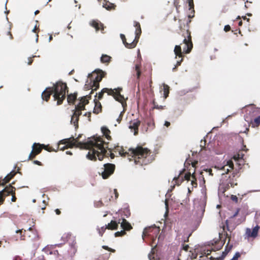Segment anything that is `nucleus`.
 Instances as JSON below:
<instances>
[{
	"mask_svg": "<svg viewBox=\"0 0 260 260\" xmlns=\"http://www.w3.org/2000/svg\"><path fill=\"white\" fill-rule=\"evenodd\" d=\"M81 137L82 135L80 134L76 138L72 136L69 138L60 141L58 143V149L63 150L68 148H73L74 146L84 148L89 150L86 157L90 160L95 159L94 155L96 149H101L102 153L105 151L102 147L103 141L102 138L101 137L94 136L86 142H79V140Z\"/></svg>",
	"mask_w": 260,
	"mask_h": 260,
	"instance_id": "f257e3e1",
	"label": "nucleus"
},
{
	"mask_svg": "<svg viewBox=\"0 0 260 260\" xmlns=\"http://www.w3.org/2000/svg\"><path fill=\"white\" fill-rule=\"evenodd\" d=\"M130 155L133 158L136 165L146 166L153 161L154 158L150 150L138 146L135 148H130Z\"/></svg>",
	"mask_w": 260,
	"mask_h": 260,
	"instance_id": "f03ea898",
	"label": "nucleus"
},
{
	"mask_svg": "<svg viewBox=\"0 0 260 260\" xmlns=\"http://www.w3.org/2000/svg\"><path fill=\"white\" fill-rule=\"evenodd\" d=\"M182 36L184 38L183 43L184 44V46L183 47V52H182L180 45H176L174 50L176 56L181 58L180 60L177 61L176 66L181 64L184 56V54L190 53L193 47L190 31L188 29L182 31Z\"/></svg>",
	"mask_w": 260,
	"mask_h": 260,
	"instance_id": "7ed1b4c3",
	"label": "nucleus"
},
{
	"mask_svg": "<svg viewBox=\"0 0 260 260\" xmlns=\"http://www.w3.org/2000/svg\"><path fill=\"white\" fill-rule=\"evenodd\" d=\"M53 92V98L57 101V105H60L66 98V92H68V87L66 83L58 81L51 87Z\"/></svg>",
	"mask_w": 260,
	"mask_h": 260,
	"instance_id": "20e7f679",
	"label": "nucleus"
},
{
	"mask_svg": "<svg viewBox=\"0 0 260 260\" xmlns=\"http://www.w3.org/2000/svg\"><path fill=\"white\" fill-rule=\"evenodd\" d=\"M260 112V110L258 108L250 107L246 109V113L244 115L245 120L251 125L252 127H258L260 124V115L257 116L253 119L249 117V115L252 114V117L256 116L257 112Z\"/></svg>",
	"mask_w": 260,
	"mask_h": 260,
	"instance_id": "39448f33",
	"label": "nucleus"
},
{
	"mask_svg": "<svg viewBox=\"0 0 260 260\" xmlns=\"http://www.w3.org/2000/svg\"><path fill=\"white\" fill-rule=\"evenodd\" d=\"M16 233L19 234V238L21 240H25L28 238L31 241H37L40 238L38 231L32 228H29L27 230H19Z\"/></svg>",
	"mask_w": 260,
	"mask_h": 260,
	"instance_id": "423d86ee",
	"label": "nucleus"
},
{
	"mask_svg": "<svg viewBox=\"0 0 260 260\" xmlns=\"http://www.w3.org/2000/svg\"><path fill=\"white\" fill-rule=\"evenodd\" d=\"M104 73L102 71H100L99 73L93 72L89 74L88 78L90 80V83H93L94 90H97L100 86V82L104 77Z\"/></svg>",
	"mask_w": 260,
	"mask_h": 260,
	"instance_id": "0eeeda50",
	"label": "nucleus"
},
{
	"mask_svg": "<svg viewBox=\"0 0 260 260\" xmlns=\"http://www.w3.org/2000/svg\"><path fill=\"white\" fill-rule=\"evenodd\" d=\"M102 147L104 149L105 151L103 152V153L102 152V151L101 149H96L95 150V159H93V160H96V157H98V159L99 160H102L104 157H108L109 156H110V157L113 159L114 158L115 155L114 154L112 153L111 151L108 152L107 150H106V148H108L107 145L108 144L106 143L102 139Z\"/></svg>",
	"mask_w": 260,
	"mask_h": 260,
	"instance_id": "6e6552de",
	"label": "nucleus"
},
{
	"mask_svg": "<svg viewBox=\"0 0 260 260\" xmlns=\"http://www.w3.org/2000/svg\"><path fill=\"white\" fill-rule=\"evenodd\" d=\"M15 187H13L11 184L6 186L3 190L0 191V205L4 201V197L10 194L12 195L11 200L15 202L16 201L17 198L15 196Z\"/></svg>",
	"mask_w": 260,
	"mask_h": 260,
	"instance_id": "1a4fd4ad",
	"label": "nucleus"
},
{
	"mask_svg": "<svg viewBox=\"0 0 260 260\" xmlns=\"http://www.w3.org/2000/svg\"><path fill=\"white\" fill-rule=\"evenodd\" d=\"M159 232V229L156 226H149L144 230L142 237L144 238V237L148 236L151 238L152 241H154Z\"/></svg>",
	"mask_w": 260,
	"mask_h": 260,
	"instance_id": "9d476101",
	"label": "nucleus"
},
{
	"mask_svg": "<svg viewBox=\"0 0 260 260\" xmlns=\"http://www.w3.org/2000/svg\"><path fill=\"white\" fill-rule=\"evenodd\" d=\"M115 169V165L110 163L105 164L104 165L103 171L100 173V174L101 175L103 179H106L114 173Z\"/></svg>",
	"mask_w": 260,
	"mask_h": 260,
	"instance_id": "9b49d317",
	"label": "nucleus"
},
{
	"mask_svg": "<svg viewBox=\"0 0 260 260\" xmlns=\"http://www.w3.org/2000/svg\"><path fill=\"white\" fill-rule=\"evenodd\" d=\"M112 90L113 94H111V95L113 96L116 101L120 102L121 104L122 107L124 109V108L126 107L127 105L126 100L123 95H121L120 93L121 91L122 90V88L121 87H118Z\"/></svg>",
	"mask_w": 260,
	"mask_h": 260,
	"instance_id": "f8f14e48",
	"label": "nucleus"
},
{
	"mask_svg": "<svg viewBox=\"0 0 260 260\" xmlns=\"http://www.w3.org/2000/svg\"><path fill=\"white\" fill-rule=\"evenodd\" d=\"M87 98H90V96L86 95L79 99V102L78 104L75 106V108L81 111L85 110V106L89 103Z\"/></svg>",
	"mask_w": 260,
	"mask_h": 260,
	"instance_id": "ddd939ff",
	"label": "nucleus"
},
{
	"mask_svg": "<svg viewBox=\"0 0 260 260\" xmlns=\"http://www.w3.org/2000/svg\"><path fill=\"white\" fill-rule=\"evenodd\" d=\"M56 247H59V245H56L54 246H47L43 249V251L47 254H53L56 256H59L60 254L59 253V251L57 249H56Z\"/></svg>",
	"mask_w": 260,
	"mask_h": 260,
	"instance_id": "4468645a",
	"label": "nucleus"
},
{
	"mask_svg": "<svg viewBox=\"0 0 260 260\" xmlns=\"http://www.w3.org/2000/svg\"><path fill=\"white\" fill-rule=\"evenodd\" d=\"M185 169H184L182 171L180 172L179 176L177 177L174 178V180L175 181V183L176 185H179L184 180L188 181L191 177L192 175H191L190 172H189L185 174V175L184 176V179L181 178V179H180V176L183 174V173Z\"/></svg>",
	"mask_w": 260,
	"mask_h": 260,
	"instance_id": "2eb2a0df",
	"label": "nucleus"
},
{
	"mask_svg": "<svg viewBox=\"0 0 260 260\" xmlns=\"http://www.w3.org/2000/svg\"><path fill=\"white\" fill-rule=\"evenodd\" d=\"M141 121L138 119L131 120L128 126L129 128L134 130V135H137L138 134L139 127L140 125Z\"/></svg>",
	"mask_w": 260,
	"mask_h": 260,
	"instance_id": "dca6fc26",
	"label": "nucleus"
},
{
	"mask_svg": "<svg viewBox=\"0 0 260 260\" xmlns=\"http://www.w3.org/2000/svg\"><path fill=\"white\" fill-rule=\"evenodd\" d=\"M259 229L260 226L258 225L254 227L252 230L249 228H247L246 230V235L248 237L255 238L257 236Z\"/></svg>",
	"mask_w": 260,
	"mask_h": 260,
	"instance_id": "f3484780",
	"label": "nucleus"
},
{
	"mask_svg": "<svg viewBox=\"0 0 260 260\" xmlns=\"http://www.w3.org/2000/svg\"><path fill=\"white\" fill-rule=\"evenodd\" d=\"M90 25L94 27L96 31L101 30L102 33H104V24L98 20H93L90 22Z\"/></svg>",
	"mask_w": 260,
	"mask_h": 260,
	"instance_id": "a211bd4d",
	"label": "nucleus"
},
{
	"mask_svg": "<svg viewBox=\"0 0 260 260\" xmlns=\"http://www.w3.org/2000/svg\"><path fill=\"white\" fill-rule=\"evenodd\" d=\"M16 174V173L15 171H12L4 179H0V186H4L6 183H8L15 176Z\"/></svg>",
	"mask_w": 260,
	"mask_h": 260,
	"instance_id": "6ab92c4d",
	"label": "nucleus"
},
{
	"mask_svg": "<svg viewBox=\"0 0 260 260\" xmlns=\"http://www.w3.org/2000/svg\"><path fill=\"white\" fill-rule=\"evenodd\" d=\"M53 93V92L51 87L46 88L42 94V99L46 102L48 101L50 99V95Z\"/></svg>",
	"mask_w": 260,
	"mask_h": 260,
	"instance_id": "aec40b11",
	"label": "nucleus"
},
{
	"mask_svg": "<svg viewBox=\"0 0 260 260\" xmlns=\"http://www.w3.org/2000/svg\"><path fill=\"white\" fill-rule=\"evenodd\" d=\"M119 214L121 216V220H123V218H128L131 215L130 210L128 208H124L121 209L119 212Z\"/></svg>",
	"mask_w": 260,
	"mask_h": 260,
	"instance_id": "412c9836",
	"label": "nucleus"
},
{
	"mask_svg": "<svg viewBox=\"0 0 260 260\" xmlns=\"http://www.w3.org/2000/svg\"><path fill=\"white\" fill-rule=\"evenodd\" d=\"M121 219H119L118 222H117L115 220H111L110 223H109L108 224H106V228L108 230H115L118 229V224L120 223Z\"/></svg>",
	"mask_w": 260,
	"mask_h": 260,
	"instance_id": "4be33fe9",
	"label": "nucleus"
},
{
	"mask_svg": "<svg viewBox=\"0 0 260 260\" xmlns=\"http://www.w3.org/2000/svg\"><path fill=\"white\" fill-rule=\"evenodd\" d=\"M115 149L116 151L119 152V154L121 156H123V157L131 156V155H130L131 153L129 152V149H128V152L125 151L122 147L117 146L116 147H115Z\"/></svg>",
	"mask_w": 260,
	"mask_h": 260,
	"instance_id": "5701e85b",
	"label": "nucleus"
},
{
	"mask_svg": "<svg viewBox=\"0 0 260 260\" xmlns=\"http://www.w3.org/2000/svg\"><path fill=\"white\" fill-rule=\"evenodd\" d=\"M77 93H70L67 94V101L69 104H74L77 100Z\"/></svg>",
	"mask_w": 260,
	"mask_h": 260,
	"instance_id": "b1692460",
	"label": "nucleus"
},
{
	"mask_svg": "<svg viewBox=\"0 0 260 260\" xmlns=\"http://www.w3.org/2000/svg\"><path fill=\"white\" fill-rule=\"evenodd\" d=\"M120 223L121 227L124 231H129L132 229V226L131 224L125 219L123 218Z\"/></svg>",
	"mask_w": 260,
	"mask_h": 260,
	"instance_id": "393cba45",
	"label": "nucleus"
},
{
	"mask_svg": "<svg viewBox=\"0 0 260 260\" xmlns=\"http://www.w3.org/2000/svg\"><path fill=\"white\" fill-rule=\"evenodd\" d=\"M94 103H95V106L93 109V112L94 114H98L102 112V105L100 103V102L96 100V99H94Z\"/></svg>",
	"mask_w": 260,
	"mask_h": 260,
	"instance_id": "a878e982",
	"label": "nucleus"
},
{
	"mask_svg": "<svg viewBox=\"0 0 260 260\" xmlns=\"http://www.w3.org/2000/svg\"><path fill=\"white\" fill-rule=\"evenodd\" d=\"M234 163L232 160H229L226 161V164L224 165L222 169L224 171L226 170V173L230 172V170L234 169Z\"/></svg>",
	"mask_w": 260,
	"mask_h": 260,
	"instance_id": "bb28decb",
	"label": "nucleus"
},
{
	"mask_svg": "<svg viewBox=\"0 0 260 260\" xmlns=\"http://www.w3.org/2000/svg\"><path fill=\"white\" fill-rule=\"evenodd\" d=\"M107 93L108 95H111V94H113V91L112 89H109L108 88H103L100 92H99L98 94V99L101 100L103 96L104 93Z\"/></svg>",
	"mask_w": 260,
	"mask_h": 260,
	"instance_id": "cd10ccee",
	"label": "nucleus"
},
{
	"mask_svg": "<svg viewBox=\"0 0 260 260\" xmlns=\"http://www.w3.org/2000/svg\"><path fill=\"white\" fill-rule=\"evenodd\" d=\"M135 27H136L135 37L139 39L140 36L142 33L141 25L139 22L135 21Z\"/></svg>",
	"mask_w": 260,
	"mask_h": 260,
	"instance_id": "c85d7f7f",
	"label": "nucleus"
},
{
	"mask_svg": "<svg viewBox=\"0 0 260 260\" xmlns=\"http://www.w3.org/2000/svg\"><path fill=\"white\" fill-rule=\"evenodd\" d=\"M43 149L42 144L34 143L32 145V150L35 152L36 154H40Z\"/></svg>",
	"mask_w": 260,
	"mask_h": 260,
	"instance_id": "c756f323",
	"label": "nucleus"
},
{
	"mask_svg": "<svg viewBox=\"0 0 260 260\" xmlns=\"http://www.w3.org/2000/svg\"><path fill=\"white\" fill-rule=\"evenodd\" d=\"M103 7L107 10H112L115 9L116 5L107 1H106V2L103 3Z\"/></svg>",
	"mask_w": 260,
	"mask_h": 260,
	"instance_id": "7c9ffc66",
	"label": "nucleus"
},
{
	"mask_svg": "<svg viewBox=\"0 0 260 260\" xmlns=\"http://www.w3.org/2000/svg\"><path fill=\"white\" fill-rule=\"evenodd\" d=\"M101 131L108 140H110L111 139V137L110 136L111 132L107 127L103 126L101 128Z\"/></svg>",
	"mask_w": 260,
	"mask_h": 260,
	"instance_id": "2f4dec72",
	"label": "nucleus"
},
{
	"mask_svg": "<svg viewBox=\"0 0 260 260\" xmlns=\"http://www.w3.org/2000/svg\"><path fill=\"white\" fill-rule=\"evenodd\" d=\"M138 41H139V39L136 38L135 37L134 41H133L131 43H126L125 45V47L129 48V49L134 48L136 46Z\"/></svg>",
	"mask_w": 260,
	"mask_h": 260,
	"instance_id": "473e14b6",
	"label": "nucleus"
},
{
	"mask_svg": "<svg viewBox=\"0 0 260 260\" xmlns=\"http://www.w3.org/2000/svg\"><path fill=\"white\" fill-rule=\"evenodd\" d=\"M141 63H137L135 66V70L136 73L137 79L139 80L141 75V72L140 70Z\"/></svg>",
	"mask_w": 260,
	"mask_h": 260,
	"instance_id": "72a5a7b5",
	"label": "nucleus"
},
{
	"mask_svg": "<svg viewBox=\"0 0 260 260\" xmlns=\"http://www.w3.org/2000/svg\"><path fill=\"white\" fill-rule=\"evenodd\" d=\"M79 118L74 115L72 116L71 122L73 124L76 129L78 128V121Z\"/></svg>",
	"mask_w": 260,
	"mask_h": 260,
	"instance_id": "f704fd0d",
	"label": "nucleus"
},
{
	"mask_svg": "<svg viewBox=\"0 0 260 260\" xmlns=\"http://www.w3.org/2000/svg\"><path fill=\"white\" fill-rule=\"evenodd\" d=\"M84 88L86 90H89V89H91L92 91L90 93H92V91L94 90V89H93V88H94L93 86V83H90V80H89V79L88 78L86 82V83L84 86Z\"/></svg>",
	"mask_w": 260,
	"mask_h": 260,
	"instance_id": "c9c22d12",
	"label": "nucleus"
},
{
	"mask_svg": "<svg viewBox=\"0 0 260 260\" xmlns=\"http://www.w3.org/2000/svg\"><path fill=\"white\" fill-rule=\"evenodd\" d=\"M170 87L165 84H163L164 97L166 99L169 94Z\"/></svg>",
	"mask_w": 260,
	"mask_h": 260,
	"instance_id": "e433bc0d",
	"label": "nucleus"
},
{
	"mask_svg": "<svg viewBox=\"0 0 260 260\" xmlns=\"http://www.w3.org/2000/svg\"><path fill=\"white\" fill-rule=\"evenodd\" d=\"M111 57L107 55H102L101 57V61L103 63H108L110 61Z\"/></svg>",
	"mask_w": 260,
	"mask_h": 260,
	"instance_id": "4c0bfd02",
	"label": "nucleus"
},
{
	"mask_svg": "<svg viewBox=\"0 0 260 260\" xmlns=\"http://www.w3.org/2000/svg\"><path fill=\"white\" fill-rule=\"evenodd\" d=\"M191 178H192V180L191 181V183L193 187H197V185H198V183H197V179L195 177L194 173H192Z\"/></svg>",
	"mask_w": 260,
	"mask_h": 260,
	"instance_id": "58836bf2",
	"label": "nucleus"
},
{
	"mask_svg": "<svg viewBox=\"0 0 260 260\" xmlns=\"http://www.w3.org/2000/svg\"><path fill=\"white\" fill-rule=\"evenodd\" d=\"M235 181L236 180H234L233 178L230 179L228 182L227 188H229L230 187H234L235 185H237V183L235 182Z\"/></svg>",
	"mask_w": 260,
	"mask_h": 260,
	"instance_id": "ea45409f",
	"label": "nucleus"
},
{
	"mask_svg": "<svg viewBox=\"0 0 260 260\" xmlns=\"http://www.w3.org/2000/svg\"><path fill=\"white\" fill-rule=\"evenodd\" d=\"M43 149L48 151V152L55 151V150L49 145H45L44 144H42Z\"/></svg>",
	"mask_w": 260,
	"mask_h": 260,
	"instance_id": "a19ab883",
	"label": "nucleus"
},
{
	"mask_svg": "<svg viewBox=\"0 0 260 260\" xmlns=\"http://www.w3.org/2000/svg\"><path fill=\"white\" fill-rule=\"evenodd\" d=\"M81 114H82V111L75 108V109L74 110V113H73V115L79 118V116Z\"/></svg>",
	"mask_w": 260,
	"mask_h": 260,
	"instance_id": "79ce46f5",
	"label": "nucleus"
},
{
	"mask_svg": "<svg viewBox=\"0 0 260 260\" xmlns=\"http://www.w3.org/2000/svg\"><path fill=\"white\" fill-rule=\"evenodd\" d=\"M106 229H107V228H106V225H105V226H102L101 228L98 229L99 234L101 237L103 236V235Z\"/></svg>",
	"mask_w": 260,
	"mask_h": 260,
	"instance_id": "37998d69",
	"label": "nucleus"
},
{
	"mask_svg": "<svg viewBox=\"0 0 260 260\" xmlns=\"http://www.w3.org/2000/svg\"><path fill=\"white\" fill-rule=\"evenodd\" d=\"M126 234L125 231L123 230V231H121L120 232H117L115 233V237H120L123 236Z\"/></svg>",
	"mask_w": 260,
	"mask_h": 260,
	"instance_id": "c03bdc74",
	"label": "nucleus"
},
{
	"mask_svg": "<svg viewBox=\"0 0 260 260\" xmlns=\"http://www.w3.org/2000/svg\"><path fill=\"white\" fill-rule=\"evenodd\" d=\"M38 154H36L35 152L32 150L31 153L29 155L28 159L29 160H32L33 158H34L36 155Z\"/></svg>",
	"mask_w": 260,
	"mask_h": 260,
	"instance_id": "a18cd8bd",
	"label": "nucleus"
},
{
	"mask_svg": "<svg viewBox=\"0 0 260 260\" xmlns=\"http://www.w3.org/2000/svg\"><path fill=\"white\" fill-rule=\"evenodd\" d=\"M153 105H154V107H153V108L154 109H158V110H163L165 109V106H159L158 105H156L154 102H153Z\"/></svg>",
	"mask_w": 260,
	"mask_h": 260,
	"instance_id": "49530a36",
	"label": "nucleus"
},
{
	"mask_svg": "<svg viewBox=\"0 0 260 260\" xmlns=\"http://www.w3.org/2000/svg\"><path fill=\"white\" fill-rule=\"evenodd\" d=\"M125 110V107L124 108V109H123V111L120 113L118 118L117 119V121L119 123H120V122L122 119L123 114V113L124 112Z\"/></svg>",
	"mask_w": 260,
	"mask_h": 260,
	"instance_id": "de8ad7c7",
	"label": "nucleus"
},
{
	"mask_svg": "<svg viewBox=\"0 0 260 260\" xmlns=\"http://www.w3.org/2000/svg\"><path fill=\"white\" fill-rule=\"evenodd\" d=\"M102 248L105 250H107L109 251H110V252H115V250L114 249H112L111 248H110L108 246H106V245H103L102 246Z\"/></svg>",
	"mask_w": 260,
	"mask_h": 260,
	"instance_id": "09e8293b",
	"label": "nucleus"
},
{
	"mask_svg": "<svg viewBox=\"0 0 260 260\" xmlns=\"http://www.w3.org/2000/svg\"><path fill=\"white\" fill-rule=\"evenodd\" d=\"M241 256L240 253L239 252H236L234 257L231 260H238V258Z\"/></svg>",
	"mask_w": 260,
	"mask_h": 260,
	"instance_id": "8fccbe9b",
	"label": "nucleus"
},
{
	"mask_svg": "<svg viewBox=\"0 0 260 260\" xmlns=\"http://www.w3.org/2000/svg\"><path fill=\"white\" fill-rule=\"evenodd\" d=\"M187 1H188V5L189 7V9L190 10L192 8H193V6H194L193 1V0H187Z\"/></svg>",
	"mask_w": 260,
	"mask_h": 260,
	"instance_id": "3c124183",
	"label": "nucleus"
},
{
	"mask_svg": "<svg viewBox=\"0 0 260 260\" xmlns=\"http://www.w3.org/2000/svg\"><path fill=\"white\" fill-rule=\"evenodd\" d=\"M120 38H121V40H122V42H123V44L125 45V44H126L127 42H126V38H125V37L124 35H123V34H120Z\"/></svg>",
	"mask_w": 260,
	"mask_h": 260,
	"instance_id": "603ef678",
	"label": "nucleus"
},
{
	"mask_svg": "<svg viewBox=\"0 0 260 260\" xmlns=\"http://www.w3.org/2000/svg\"><path fill=\"white\" fill-rule=\"evenodd\" d=\"M229 250H225L224 251H223L221 255V256H220V257L223 259L224 258V257L226 256V254H228V253L229 252Z\"/></svg>",
	"mask_w": 260,
	"mask_h": 260,
	"instance_id": "864d4df0",
	"label": "nucleus"
},
{
	"mask_svg": "<svg viewBox=\"0 0 260 260\" xmlns=\"http://www.w3.org/2000/svg\"><path fill=\"white\" fill-rule=\"evenodd\" d=\"M11 28L10 27L9 29V30L6 32V35L10 36V39L12 40L13 39V37L12 34H11Z\"/></svg>",
	"mask_w": 260,
	"mask_h": 260,
	"instance_id": "5fc2aeb1",
	"label": "nucleus"
},
{
	"mask_svg": "<svg viewBox=\"0 0 260 260\" xmlns=\"http://www.w3.org/2000/svg\"><path fill=\"white\" fill-rule=\"evenodd\" d=\"M84 116H87L88 117V121H91V112H86L84 115Z\"/></svg>",
	"mask_w": 260,
	"mask_h": 260,
	"instance_id": "6e6d98bb",
	"label": "nucleus"
},
{
	"mask_svg": "<svg viewBox=\"0 0 260 260\" xmlns=\"http://www.w3.org/2000/svg\"><path fill=\"white\" fill-rule=\"evenodd\" d=\"M231 30V26L229 25H226L224 26V30L225 32H228Z\"/></svg>",
	"mask_w": 260,
	"mask_h": 260,
	"instance_id": "4d7b16f0",
	"label": "nucleus"
},
{
	"mask_svg": "<svg viewBox=\"0 0 260 260\" xmlns=\"http://www.w3.org/2000/svg\"><path fill=\"white\" fill-rule=\"evenodd\" d=\"M233 159H235V160H238V159H239L241 157H240V155L239 154H237L236 155H235L234 156H233Z\"/></svg>",
	"mask_w": 260,
	"mask_h": 260,
	"instance_id": "13d9d810",
	"label": "nucleus"
},
{
	"mask_svg": "<svg viewBox=\"0 0 260 260\" xmlns=\"http://www.w3.org/2000/svg\"><path fill=\"white\" fill-rule=\"evenodd\" d=\"M36 57V56H32V57H29V58H28V63H27L28 65H31V63H32V62H33L32 58H34V57Z\"/></svg>",
	"mask_w": 260,
	"mask_h": 260,
	"instance_id": "bf43d9fd",
	"label": "nucleus"
},
{
	"mask_svg": "<svg viewBox=\"0 0 260 260\" xmlns=\"http://www.w3.org/2000/svg\"><path fill=\"white\" fill-rule=\"evenodd\" d=\"M34 163L36 165H37L38 166H42V164L41 163V162H40V161L39 160H34Z\"/></svg>",
	"mask_w": 260,
	"mask_h": 260,
	"instance_id": "052dcab7",
	"label": "nucleus"
},
{
	"mask_svg": "<svg viewBox=\"0 0 260 260\" xmlns=\"http://www.w3.org/2000/svg\"><path fill=\"white\" fill-rule=\"evenodd\" d=\"M239 209H238L237 210V211H236V212L234 213V214L232 216H231V218H234V217L237 216L239 213Z\"/></svg>",
	"mask_w": 260,
	"mask_h": 260,
	"instance_id": "680f3d73",
	"label": "nucleus"
},
{
	"mask_svg": "<svg viewBox=\"0 0 260 260\" xmlns=\"http://www.w3.org/2000/svg\"><path fill=\"white\" fill-rule=\"evenodd\" d=\"M71 251H73V252L74 253H75L76 252V250H77L75 246H72V247H71Z\"/></svg>",
	"mask_w": 260,
	"mask_h": 260,
	"instance_id": "e2e57ef3",
	"label": "nucleus"
},
{
	"mask_svg": "<svg viewBox=\"0 0 260 260\" xmlns=\"http://www.w3.org/2000/svg\"><path fill=\"white\" fill-rule=\"evenodd\" d=\"M251 4V3H249L248 2H247L246 3H245V7L247 8L250 6Z\"/></svg>",
	"mask_w": 260,
	"mask_h": 260,
	"instance_id": "0e129e2a",
	"label": "nucleus"
},
{
	"mask_svg": "<svg viewBox=\"0 0 260 260\" xmlns=\"http://www.w3.org/2000/svg\"><path fill=\"white\" fill-rule=\"evenodd\" d=\"M183 249L185 251H187L189 248V246L188 245H183Z\"/></svg>",
	"mask_w": 260,
	"mask_h": 260,
	"instance_id": "69168bd1",
	"label": "nucleus"
},
{
	"mask_svg": "<svg viewBox=\"0 0 260 260\" xmlns=\"http://www.w3.org/2000/svg\"><path fill=\"white\" fill-rule=\"evenodd\" d=\"M232 200L233 201H238V198L236 196H232V197H231Z\"/></svg>",
	"mask_w": 260,
	"mask_h": 260,
	"instance_id": "338daca9",
	"label": "nucleus"
},
{
	"mask_svg": "<svg viewBox=\"0 0 260 260\" xmlns=\"http://www.w3.org/2000/svg\"><path fill=\"white\" fill-rule=\"evenodd\" d=\"M55 212L56 213V214L57 215H60L61 214V211H60L59 209H56L55 210Z\"/></svg>",
	"mask_w": 260,
	"mask_h": 260,
	"instance_id": "774afa93",
	"label": "nucleus"
}]
</instances>
